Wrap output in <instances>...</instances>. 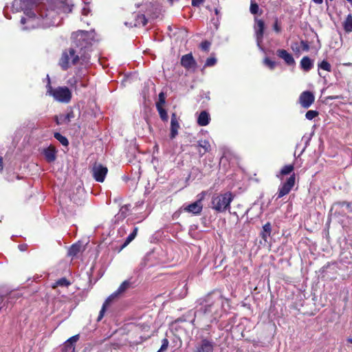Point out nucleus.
Returning <instances> with one entry per match:
<instances>
[{
    "mask_svg": "<svg viewBox=\"0 0 352 352\" xmlns=\"http://www.w3.org/2000/svg\"><path fill=\"white\" fill-rule=\"evenodd\" d=\"M138 228L137 227L134 228L133 231L127 236L124 243V246L127 245L130 242H131L137 235Z\"/></svg>",
    "mask_w": 352,
    "mask_h": 352,
    "instance_id": "obj_28",
    "label": "nucleus"
},
{
    "mask_svg": "<svg viewBox=\"0 0 352 352\" xmlns=\"http://www.w3.org/2000/svg\"><path fill=\"white\" fill-rule=\"evenodd\" d=\"M81 86L82 87H85V85L84 83L81 82Z\"/></svg>",
    "mask_w": 352,
    "mask_h": 352,
    "instance_id": "obj_54",
    "label": "nucleus"
},
{
    "mask_svg": "<svg viewBox=\"0 0 352 352\" xmlns=\"http://www.w3.org/2000/svg\"><path fill=\"white\" fill-rule=\"evenodd\" d=\"M270 236V235H267V233H266V232H263V234H262V236H263V238L265 240H266L267 237V236Z\"/></svg>",
    "mask_w": 352,
    "mask_h": 352,
    "instance_id": "obj_49",
    "label": "nucleus"
},
{
    "mask_svg": "<svg viewBox=\"0 0 352 352\" xmlns=\"http://www.w3.org/2000/svg\"><path fill=\"white\" fill-rule=\"evenodd\" d=\"M168 340L166 338L163 339L161 348L157 352H163L166 350L168 346Z\"/></svg>",
    "mask_w": 352,
    "mask_h": 352,
    "instance_id": "obj_37",
    "label": "nucleus"
},
{
    "mask_svg": "<svg viewBox=\"0 0 352 352\" xmlns=\"http://www.w3.org/2000/svg\"><path fill=\"white\" fill-rule=\"evenodd\" d=\"M318 116V112L317 111H314V110H309L305 114L306 118L309 120H313Z\"/></svg>",
    "mask_w": 352,
    "mask_h": 352,
    "instance_id": "obj_31",
    "label": "nucleus"
},
{
    "mask_svg": "<svg viewBox=\"0 0 352 352\" xmlns=\"http://www.w3.org/2000/svg\"><path fill=\"white\" fill-rule=\"evenodd\" d=\"M349 18H351V16H349L348 19H347V21H346V23H349Z\"/></svg>",
    "mask_w": 352,
    "mask_h": 352,
    "instance_id": "obj_52",
    "label": "nucleus"
},
{
    "mask_svg": "<svg viewBox=\"0 0 352 352\" xmlns=\"http://www.w3.org/2000/svg\"><path fill=\"white\" fill-rule=\"evenodd\" d=\"M161 10L154 6H151V8L146 12V14H135V21L137 22H148L155 19H161Z\"/></svg>",
    "mask_w": 352,
    "mask_h": 352,
    "instance_id": "obj_5",
    "label": "nucleus"
},
{
    "mask_svg": "<svg viewBox=\"0 0 352 352\" xmlns=\"http://www.w3.org/2000/svg\"><path fill=\"white\" fill-rule=\"evenodd\" d=\"M341 204L342 206H346L347 208H349L351 207V204L349 202L344 201Z\"/></svg>",
    "mask_w": 352,
    "mask_h": 352,
    "instance_id": "obj_46",
    "label": "nucleus"
},
{
    "mask_svg": "<svg viewBox=\"0 0 352 352\" xmlns=\"http://www.w3.org/2000/svg\"><path fill=\"white\" fill-rule=\"evenodd\" d=\"M217 63V59L214 57H210L206 59L204 67L214 66Z\"/></svg>",
    "mask_w": 352,
    "mask_h": 352,
    "instance_id": "obj_33",
    "label": "nucleus"
},
{
    "mask_svg": "<svg viewBox=\"0 0 352 352\" xmlns=\"http://www.w3.org/2000/svg\"><path fill=\"white\" fill-rule=\"evenodd\" d=\"M78 79L76 77H72L67 80V84L75 89H76Z\"/></svg>",
    "mask_w": 352,
    "mask_h": 352,
    "instance_id": "obj_34",
    "label": "nucleus"
},
{
    "mask_svg": "<svg viewBox=\"0 0 352 352\" xmlns=\"http://www.w3.org/2000/svg\"><path fill=\"white\" fill-rule=\"evenodd\" d=\"M181 64L186 69L194 68L196 65V63L191 54L184 55L181 58Z\"/></svg>",
    "mask_w": 352,
    "mask_h": 352,
    "instance_id": "obj_13",
    "label": "nucleus"
},
{
    "mask_svg": "<svg viewBox=\"0 0 352 352\" xmlns=\"http://www.w3.org/2000/svg\"><path fill=\"white\" fill-rule=\"evenodd\" d=\"M54 138L59 141V142L63 146H67L69 144L68 140L59 133H54Z\"/></svg>",
    "mask_w": 352,
    "mask_h": 352,
    "instance_id": "obj_27",
    "label": "nucleus"
},
{
    "mask_svg": "<svg viewBox=\"0 0 352 352\" xmlns=\"http://www.w3.org/2000/svg\"><path fill=\"white\" fill-rule=\"evenodd\" d=\"M314 94L309 91H303L299 97V102L303 108H309L314 102Z\"/></svg>",
    "mask_w": 352,
    "mask_h": 352,
    "instance_id": "obj_9",
    "label": "nucleus"
},
{
    "mask_svg": "<svg viewBox=\"0 0 352 352\" xmlns=\"http://www.w3.org/2000/svg\"><path fill=\"white\" fill-rule=\"evenodd\" d=\"M263 230L264 232L267 233V235H270L271 232V224L270 223H265L263 226Z\"/></svg>",
    "mask_w": 352,
    "mask_h": 352,
    "instance_id": "obj_39",
    "label": "nucleus"
},
{
    "mask_svg": "<svg viewBox=\"0 0 352 352\" xmlns=\"http://www.w3.org/2000/svg\"><path fill=\"white\" fill-rule=\"evenodd\" d=\"M33 23H21V30H30L36 28Z\"/></svg>",
    "mask_w": 352,
    "mask_h": 352,
    "instance_id": "obj_35",
    "label": "nucleus"
},
{
    "mask_svg": "<svg viewBox=\"0 0 352 352\" xmlns=\"http://www.w3.org/2000/svg\"><path fill=\"white\" fill-rule=\"evenodd\" d=\"M276 55L283 59L285 63L288 65H295V60L293 58L292 55L289 54L285 50H278L276 51Z\"/></svg>",
    "mask_w": 352,
    "mask_h": 352,
    "instance_id": "obj_12",
    "label": "nucleus"
},
{
    "mask_svg": "<svg viewBox=\"0 0 352 352\" xmlns=\"http://www.w3.org/2000/svg\"><path fill=\"white\" fill-rule=\"evenodd\" d=\"M81 245L80 244H74L72 245L68 251V254L69 256H74L78 254V253L80 251Z\"/></svg>",
    "mask_w": 352,
    "mask_h": 352,
    "instance_id": "obj_23",
    "label": "nucleus"
},
{
    "mask_svg": "<svg viewBox=\"0 0 352 352\" xmlns=\"http://www.w3.org/2000/svg\"><path fill=\"white\" fill-rule=\"evenodd\" d=\"M226 302V300L219 294L210 295L204 300L198 311L203 314L210 322H213L221 316Z\"/></svg>",
    "mask_w": 352,
    "mask_h": 352,
    "instance_id": "obj_2",
    "label": "nucleus"
},
{
    "mask_svg": "<svg viewBox=\"0 0 352 352\" xmlns=\"http://www.w3.org/2000/svg\"><path fill=\"white\" fill-rule=\"evenodd\" d=\"M47 84L46 94L52 96L56 101L61 103H69L72 99V91L67 87H58L53 88L51 85L49 75L47 76Z\"/></svg>",
    "mask_w": 352,
    "mask_h": 352,
    "instance_id": "obj_3",
    "label": "nucleus"
},
{
    "mask_svg": "<svg viewBox=\"0 0 352 352\" xmlns=\"http://www.w3.org/2000/svg\"><path fill=\"white\" fill-rule=\"evenodd\" d=\"M7 19H12V17H8V16H7Z\"/></svg>",
    "mask_w": 352,
    "mask_h": 352,
    "instance_id": "obj_56",
    "label": "nucleus"
},
{
    "mask_svg": "<svg viewBox=\"0 0 352 352\" xmlns=\"http://www.w3.org/2000/svg\"><path fill=\"white\" fill-rule=\"evenodd\" d=\"M202 208L203 205L201 199H199L192 204L184 206L183 210L197 215L201 213Z\"/></svg>",
    "mask_w": 352,
    "mask_h": 352,
    "instance_id": "obj_10",
    "label": "nucleus"
},
{
    "mask_svg": "<svg viewBox=\"0 0 352 352\" xmlns=\"http://www.w3.org/2000/svg\"><path fill=\"white\" fill-rule=\"evenodd\" d=\"M294 170V166L292 165H286L280 171V175H285L291 173Z\"/></svg>",
    "mask_w": 352,
    "mask_h": 352,
    "instance_id": "obj_30",
    "label": "nucleus"
},
{
    "mask_svg": "<svg viewBox=\"0 0 352 352\" xmlns=\"http://www.w3.org/2000/svg\"><path fill=\"white\" fill-rule=\"evenodd\" d=\"M89 11H90V9H89V6L87 4L86 2H85V6H84V7L82 9V14L87 15L88 13L89 12Z\"/></svg>",
    "mask_w": 352,
    "mask_h": 352,
    "instance_id": "obj_41",
    "label": "nucleus"
},
{
    "mask_svg": "<svg viewBox=\"0 0 352 352\" xmlns=\"http://www.w3.org/2000/svg\"><path fill=\"white\" fill-rule=\"evenodd\" d=\"M8 10H9V7H8V6H6V12H7Z\"/></svg>",
    "mask_w": 352,
    "mask_h": 352,
    "instance_id": "obj_53",
    "label": "nucleus"
},
{
    "mask_svg": "<svg viewBox=\"0 0 352 352\" xmlns=\"http://www.w3.org/2000/svg\"><path fill=\"white\" fill-rule=\"evenodd\" d=\"M215 342L212 339L201 338L195 345L193 352H213Z\"/></svg>",
    "mask_w": 352,
    "mask_h": 352,
    "instance_id": "obj_6",
    "label": "nucleus"
},
{
    "mask_svg": "<svg viewBox=\"0 0 352 352\" xmlns=\"http://www.w3.org/2000/svg\"><path fill=\"white\" fill-rule=\"evenodd\" d=\"M338 96H336V97H332L331 98L332 99H336V98H338Z\"/></svg>",
    "mask_w": 352,
    "mask_h": 352,
    "instance_id": "obj_55",
    "label": "nucleus"
},
{
    "mask_svg": "<svg viewBox=\"0 0 352 352\" xmlns=\"http://www.w3.org/2000/svg\"><path fill=\"white\" fill-rule=\"evenodd\" d=\"M291 48L296 54L300 55L302 52H308L309 45L307 41H301L300 43H292Z\"/></svg>",
    "mask_w": 352,
    "mask_h": 352,
    "instance_id": "obj_11",
    "label": "nucleus"
},
{
    "mask_svg": "<svg viewBox=\"0 0 352 352\" xmlns=\"http://www.w3.org/2000/svg\"><path fill=\"white\" fill-rule=\"evenodd\" d=\"M210 120V114L206 111H203L200 113L197 118V124L199 126H204L209 124Z\"/></svg>",
    "mask_w": 352,
    "mask_h": 352,
    "instance_id": "obj_18",
    "label": "nucleus"
},
{
    "mask_svg": "<svg viewBox=\"0 0 352 352\" xmlns=\"http://www.w3.org/2000/svg\"><path fill=\"white\" fill-rule=\"evenodd\" d=\"M2 157H0V171L3 170V162H2Z\"/></svg>",
    "mask_w": 352,
    "mask_h": 352,
    "instance_id": "obj_48",
    "label": "nucleus"
},
{
    "mask_svg": "<svg viewBox=\"0 0 352 352\" xmlns=\"http://www.w3.org/2000/svg\"><path fill=\"white\" fill-rule=\"evenodd\" d=\"M197 146L204 149V153H201V151H199V153L204 155V153L209 152L210 151V142L206 140H199L197 141Z\"/></svg>",
    "mask_w": 352,
    "mask_h": 352,
    "instance_id": "obj_21",
    "label": "nucleus"
},
{
    "mask_svg": "<svg viewBox=\"0 0 352 352\" xmlns=\"http://www.w3.org/2000/svg\"><path fill=\"white\" fill-rule=\"evenodd\" d=\"M107 168L100 164L95 163L92 167V175L98 182H103L107 173Z\"/></svg>",
    "mask_w": 352,
    "mask_h": 352,
    "instance_id": "obj_7",
    "label": "nucleus"
},
{
    "mask_svg": "<svg viewBox=\"0 0 352 352\" xmlns=\"http://www.w3.org/2000/svg\"><path fill=\"white\" fill-rule=\"evenodd\" d=\"M159 100H160V101L157 103H160L162 106L165 103L164 96L163 93L160 94Z\"/></svg>",
    "mask_w": 352,
    "mask_h": 352,
    "instance_id": "obj_42",
    "label": "nucleus"
},
{
    "mask_svg": "<svg viewBox=\"0 0 352 352\" xmlns=\"http://www.w3.org/2000/svg\"><path fill=\"white\" fill-rule=\"evenodd\" d=\"M264 64L267 66L270 69H273L276 65V62L270 60L269 58H265L264 59Z\"/></svg>",
    "mask_w": 352,
    "mask_h": 352,
    "instance_id": "obj_32",
    "label": "nucleus"
},
{
    "mask_svg": "<svg viewBox=\"0 0 352 352\" xmlns=\"http://www.w3.org/2000/svg\"><path fill=\"white\" fill-rule=\"evenodd\" d=\"M347 341L352 344V338H348Z\"/></svg>",
    "mask_w": 352,
    "mask_h": 352,
    "instance_id": "obj_51",
    "label": "nucleus"
},
{
    "mask_svg": "<svg viewBox=\"0 0 352 352\" xmlns=\"http://www.w3.org/2000/svg\"><path fill=\"white\" fill-rule=\"evenodd\" d=\"M79 336L78 335L74 336L71 337L69 339L67 340V345H69V350H72V352H74L75 346L74 344L78 340Z\"/></svg>",
    "mask_w": 352,
    "mask_h": 352,
    "instance_id": "obj_24",
    "label": "nucleus"
},
{
    "mask_svg": "<svg viewBox=\"0 0 352 352\" xmlns=\"http://www.w3.org/2000/svg\"><path fill=\"white\" fill-rule=\"evenodd\" d=\"M111 300H112L111 297H108V298L105 300V302H104L102 307L99 313V316L97 319L98 321H100L102 320V318L104 316V312L106 311V307L111 302Z\"/></svg>",
    "mask_w": 352,
    "mask_h": 352,
    "instance_id": "obj_25",
    "label": "nucleus"
},
{
    "mask_svg": "<svg viewBox=\"0 0 352 352\" xmlns=\"http://www.w3.org/2000/svg\"><path fill=\"white\" fill-rule=\"evenodd\" d=\"M156 107L160 116V118L163 120H167L168 115L166 110L162 107V106L160 103H157Z\"/></svg>",
    "mask_w": 352,
    "mask_h": 352,
    "instance_id": "obj_26",
    "label": "nucleus"
},
{
    "mask_svg": "<svg viewBox=\"0 0 352 352\" xmlns=\"http://www.w3.org/2000/svg\"><path fill=\"white\" fill-rule=\"evenodd\" d=\"M73 43L72 46L64 50L59 60V65L63 70H67L76 65L80 60L82 63L89 62V52L91 49L89 34L87 32L78 31L72 34Z\"/></svg>",
    "mask_w": 352,
    "mask_h": 352,
    "instance_id": "obj_1",
    "label": "nucleus"
},
{
    "mask_svg": "<svg viewBox=\"0 0 352 352\" xmlns=\"http://www.w3.org/2000/svg\"><path fill=\"white\" fill-rule=\"evenodd\" d=\"M130 282L129 280H124L118 287V289L112 294L109 297H111V300L116 298L117 296L124 293L129 287Z\"/></svg>",
    "mask_w": 352,
    "mask_h": 352,
    "instance_id": "obj_19",
    "label": "nucleus"
},
{
    "mask_svg": "<svg viewBox=\"0 0 352 352\" xmlns=\"http://www.w3.org/2000/svg\"><path fill=\"white\" fill-rule=\"evenodd\" d=\"M264 24L265 23H256L254 27L256 33L257 45L258 47L261 46V43L262 42L265 28Z\"/></svg>",
    "mask_w": 352,
    "mask_h": 352,
    "instance_id": "obj_17",
    "label": "nucleus"
},
{
    "mask_svg": "<svg viewBox=\"0 0 352 352\" xmlns=\"http://www.w3.org/2000/svg\"><path fill=\"white\" fill-rule=\"evenodd\" d=\"M131 205H124L122 206L120 208L118 214L115 216L116 221H122L125 219L129 214L130 212Z\"/></svg>",
    "mask_w": 352,
    "mask_h": 352,
    "instance_id": "obj_15",
    "label": "nucleus"
},
{
    "mask_svg": "<svg viewBox=\"0 0 352 352\" xmlns=\"http://www.w3.org/2000/svg\"><path fill=\"white\" fill-rule=\"evenodd\" d=\"M43 153L45 156V160L48 162H53L56 160V151L54 146H50L47 148H44Z\"/></svg>",
    "mask_w": 352,
    "mask_h": 352,
    "instance_id": "obj_14",
    "label": "nucleus"
},
{
    "mask_svg": "<svg viewBox=\"0 0 352 352\" xmlns=\"http://www.w3.org/2000/svg\"><path fill=\"white\" fill-rule=\"evenodd\" d=\"M342 25L346 32H352V23H342Z\"/></svg>",
    "mask_w": 352,
    "mask_h": 352,
    "instance_id": "obj_40",
    "label": "nucleus"
},
{
    "mask_svg": "<svg viewBox=\"0 0 352 352\" xmlns=\"http://www.w3.org/2000/svg\"><path fill=\"white\" fill-rule=\"evenodd\" d=\"M38 25H39V23H37V26H36L37 28H39Z\"/></svg>",
    "mask_w": 352,
    "mask_h": 352,
    "instance_id": "obj_57",
    "label": "nucleus"
},
{
    "mask_svg": "<svg viewBox=\"0 0 352 352\" xmlns=\"http://www.w3.org/2000/svg\"><path fill=\"white\" fill-rule=\"evenodd\" d=\"M234 196L230 192L214 195L212 198V208L217 212H222L230 208V203Z\"/></svg>",
    "mask_w": 352,
    "mask_h": 352,
    "instance_id": "obj_4",
    "label": "nucleus"
},
{
    "mask_svg": "<svg viewBox=\"0 0 352 352\" xmlns=\"http://www.w3.org/2000/svg\"><path fill=\"white\" fill-rule=\"evenodd\" d=\"M179 128V124L177 120L176 116L173 113L171 116L170 121V138L173 139L176 137L178 133V129Z\"/></svg>",
    "mask_w": 352,
    "mask_h": 352,
    "instance_id": "obj_16",
    "label": "nucleus"
},
{
    "mask_svg": "<svg viewBox=\"0 0 352 352\" xmlns=\"http://www.w3.org/2000/svg\"><path fill=\"white\" fill-rule=\"evenodd\" d=\"M318 68L327 72H331V65L325 60L318 64Z\"/></svg>",
    "mask_w": 352,
    "mask_h": 352,
    "instance_id": "obj_29",
    "label": "nucleus"
},
{
    "mask_svg": "<svg viewBox=\"0 0 352 352\" xmlns=\"http://www.w3.org/2000/svg\"><path fill=\"white\" fill-rule=\"evenodd\" d=\"M274 31H276V32H280V26L279 25V23H274Z\"/></svg>",
    "mask_w": 352,
    "mask_h": 352,
    "instance_id": "obj_45",
    "label": "nucleus"
},
{
    "mask_svg": "<svg viewBox=\"0 0 352 352\" xmlns=\"http://www.w3.org/2000/svg\"><path fill=\"white\" fill-rule=\"evenodd\" d=\"M314 3L316 4H322L323 2V0H311Z\"/></svg>",
    "mask_w": 352,
    "mask_h": 352,
    "instance_id": "obj_47",
    "label": "nucleus"
},
{
    "mask_svg": "<svg viewBox=\"0 0 352 352\" xmlns=\"http://www.w3.org/2000/svg\"><path fill=\"white\" fill-rule=\"evenodd\" d=\"M200 47L202 50L208 51L210 47V43L207 41H205L201 43Z\"/></svg>",
    "mask_w": 352,
    "mask_h": 352,
    "instance_id": "obj_38",
    "label": "nucleus"
},
{
    "mask_svg": "<svg viewBox=\"0 0 352 352\" xmlns=\"http://www.w3.org/2000/svg\"><path fill=\"white\" fill-rule=\"evenodd\" d=\"M259 8L257 3H252L250 5V12L252 14H256L258 12Z\"/></svg>",
    "mask_w": 352,
    "mask_h": 352,
    "instance_id": "obj_36",
    "label": "nucleus"
},
{
    "mask_svg": "<svg viewBox=\"0 0 352 352\" xmlns=\"http://www.w3.org/2000/svg\"><path fill=\"white\" fill-rule=\"evenodd\" d=\"M71 285V283L66 278H61L56 281L54 285L52 286L53 288L56 287H68Z\"/></svg>",
    "mask_w": 352,
    "mask_h": 352,
    "instance_id": "obj_22",
    "label": "nucleus"
},
{
    "mask_svg": "<svg viewBox=\"0 0 352 352\" xmlns=\"http://www.w3.org/2000/svg\"><path fill=\"white\" fill-rule=\"evenodd\" d=\"M314 66V62L308 56H304L300 60V67L305 71H309Z\"/></svg>",
    "mask_w": 352,
    "mask_h": 352,
    "instance_id": "obj_20",
    "label": "nucleus"
},
{
    "mask_svg": "<svg viewBox=\"0 0 352 352\" xmlns=\"http://www.w3.org/2000/svg\"><path fill=\"white\" fill-rule=\"evenodd\" d=\"M294 184L295 176L293 175L287 179L286 182L283 183L282 185L280 186L278 188V192L277 193L276 199H280L283 196L287 195L294 187Z\"/></svg>",
    "mask_w": 352,
    "mask_h": 352,
    "instance_id": "obj_8",
    "label": "nucleus"
},
{
    "mask_svg": "<svg viewBox=\"0 0 352 352\" xmlns=\"http://www.w3.org/2000/svg\"><path fill=\"white\" fill-rule=\"evenodd\" d=\"M204 0H192V5L193 6H200Z\"/></svg>",
    "mask_w": 352,
    "mask_h": 352,
    "instance_id": "obj_43",
    "label": "nucleus"
},
{
    "mask_svg": "<svg viewBox=\"0 0 352 352\" xmlns=\"http://www.w3.org/2000/svg\"><path fill=\"white\" fill-rule=\"evenodd\" d=\"M25 245H19V249H20L21 251L25 250Z\"/></svg>",
    "mask_w": 352,
    "mask_h": 352,
    "instance_id": "obj_50",
    "label": "nucleus"
},
{
    "mask_svg": "<svg viewBox=\"0 0 352 352\" xmlns=\"http://www.w3.org/2000/svg\"><path fill=\"white\" fill-rule=\"evenodd\" d=\"M63 351V352H72V350H69V345H67V341L64 343Z\"/></svg>",
    "mask_w": 352,
    "mask_h": 352,
    "instance_id": "obj_44",
    "label": "nucleus"
}]
</instances>
